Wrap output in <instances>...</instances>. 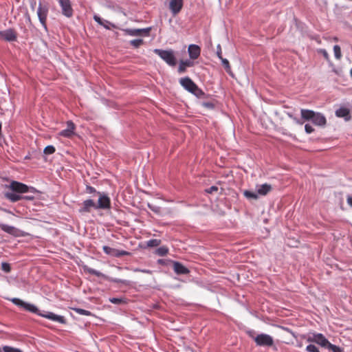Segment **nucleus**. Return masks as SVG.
Here are the masks:
<instances>
[{
    "label": "nucleus",
    "instance_id": "1",
    "mask_svg": "<svg viewBox=\"0 0 352 352\" xmlns=\"http://www.w3.org/2000/svg\"><path fill=\"white\" fill-rule=\"evenodd\" d=\"M11 301L16 305L23 308L25 310L28 311L30 312L36 314L38 316H41L43 318H47L49 320L58 322L61 324H65L66 322L65 318L62 316L56 315L52 312H47V314H41L40 313L38 309L32 304L25 302L19 298H12Z\"/></svg>",
    "mask_w": 352,
    "mask_h": 352
},
{
    "label": "nucleus",
    "instance_id": "2",
    "mask_svg": "<svg viewBox=\"0 0 352 352\" xmlns=\"http://www.w3.org/2000/svg\"><path fill=\"white\" fill-rule=\"evenodd\" d=\"M301 117L305 120H311L317 126H323L327 123L325 117L320 113H316L312 110L301 109Z\"/></svg>",
    "mask_w": 352,
    "mask_h": 352
},
{
    "label": "nucleus",
    "instance_id": "3",
    "mask_svg": "<svg viewBox=\"0 0 352 352\" xmlns=\"http://www.w3.org/2000/svg\"><path fill=\"white\" fill-rule=\"evenodd\" d=\"M179 83L185 89L196 96L204 94L202 90L189 77L181 78Z\"/></svg>",
    "mask_w": 352,
    "mask_h": 352
},
{
    "label": "nucleus",
    "instance_id": "4",
    "mask_svg": "<svg viewBox=\"0 0 352 352\" xmlns=\"http://www.w3.org/2000/svg\"><path fill=\"white\" fill-rule=\"evenodd\" d=\"M154 52L170 66H175L177 60L174 52L172 50L155 49Z\"/></svg>",
    "mask_w": 352,
    "mask_h": 352
},
{
    "label": "nucleus",
    "instance_id": "5",
    "mask_svg": "<svg viewBox=\"0 0 352 352\" xmlns=\"http://www.w3.org/2000/svg\"><path fill=\"white\" fill-rule=\"evenodd\" d=\"M308 342H315L318 345L328 349L329 345L331 344L329 341L324 336L323 334L320 333H314L308 335L307 338Z\"/></svg>",
    "mask_w": 352,
    "mask_h": 352
},
{
    "label": "nucleus",
    "instance_id": "6",
    "mask_svg": "<svg viewBox=\"0 0 352 352\" xmlns=\"http://www.w3.org/2000/svg\"><path fill=\"white\" fill-rule=\"evenodd\" d=\"M256 345L261 346H272L274 344V340L272 336L265 333H261L253 337Z\"/></svg>",
    "mask_w": 352,
    "mask_h": 352
},
{
    "label": "nucleus",
    "instance_id": "7",
    "mask_svg": "<svg viewBox=\"0 0 352 352\" xmlns=\"http://www.w3.org/2000/svg\"><path fill=\"white\" fill-rule=\"evenodd\" d=\"M9 188L16 193H25L34 190V188L29 187L26 184L16 181H12L9 186Z\"/></svg>",
    "mask_w": 352,
    "mask_h": 352
},
{
    "label": "nucleus",
    "instance_id": "8",
    "mask_svg": "<svg viewBox=\"0 0 352 352\" xmlns=\"http://www.w3.org/2000/svg\"><path fill=\"white\" fill-rule=\"evenodd\" d=\"M60 8L61 13L67 18H71L74 15V10L70 0H56Z\"/></svg>",
    "mask_w": 352,
    "mask_h": 352
},
{
    "label": "nucleus",
    "instance_id": "9",
    "mask_svg": "<svg viewBox=\"0 0 352 352\" xmlns=\"http://www.w3.org/2000/svg\"><path fill=\"white\" fill-rule=\"evenodd\" d=\"M99 196L98 204H96V209L109 210L111 208V199L104 194L98 192Z\"/></svg>",
    "mask_w": 352,
    "mask_h": 352
},
{
    "label": "nucleus",
    "instance_id": "10",
    "mask_svg": "<svg viewBox=\"0 0 352 352\" xmlns=\"http://www.w3.org/2000/svg\"><path fill=\"white\" fill-rule=\"evenodd\" d=\"M0 229L2 231L16 237L25 236L23 231L14 226H8L7 224L0 223Z\"/></svg>",
    "mask_w": 352,
    "mask_h": 352
},
{
    "label": "nucleus",
    "instance_id": "11",
    "mask_svg": "<svg viewBox=\"0 0 352 352\" xmlns=\"http://www.w3.org/2000/svg\"><path fill=\"white\" fill-rule=\"evenodd\" d=\"M48 14V8L47 6H43L41 3L39 4L37 10V15L39 21L44 28H47L46 21Z\"/></svg>",
    "mask_w": 352,
    "mask_h": 352
},
{
    "label": "nucleus",
    "instance_id": "12",
    "mask_svg": "<svg viewBox=\"0 0 352 352\" xmlns=\"http://www.w3.org/2000/svg\"><path fill=\"white\" fill-rule=\"evenodd\" d=\"M183 0H170L169 2V9L173 16H176L180 12L183 8Z\"/></svg>",
    "mask_w": 352,
    "mask_h": 352
},
{
    "label": "nucleus",
    "instance_id": "13",
    "mask_svg": "<svg viewBox=\"0 0 352 352\" xmlns=\"http://www.w3.org/2000/svg\"><path fill=\"white\" fill-rule=\"evenodd\" d=\"M76 129L75 124L71 120L67 122V129L62 130L58 133V135L65 138H71L74 134Z\"/></svg>",
    "mask_w": 352,
    "mask_h": 352
},
{
    "label": "nucleus",
    "instance_id": "14",
    "mask_svg": "<svg viewBox=\"0 0 352 352\" xmlns=\"http://www.w3.org/2000/svg\"><path fill=\"white\" fill-rule=\"evenodd\" d=\"M151 30V28H147L144 29H129L126 32L129 35L133 36H148Z\"/></svg>",
    "mask_w": 352,
    "mask_h": 352
},
{
    "label": "nucleus",
    "instance_id": "15",
    "mask_svg": "<svg viewBox=\"0 0 352 352\" xmlns=\"http://www.w3.org/2000/svg\"><path fill=\"white\" fill-rule=\"evenodd\" d=\"M82 205V206L79 209L80 213L89 212L91 208L96 209V204L90 199L85 200Z\"/></svg>",
    "mask_w": 352,
    "mask_h": 352
},
{
    "label": "nucleus",
    "instance_id": "16",
    "mask_svg": "<svg viewBox=\"0 0 352 352\" xmlns=\"http://www.w3.org/2000/svg\"><path fill=\"white\" fill-rule=\"evenodd\" d=\"M188 52L189 56L191 59L195 60L198 58L201 54V48L195 44H191L188 46Z\"/></svg>",
    "mask_w": 352,
    "mask_h": 352
},
{
    "label": "nucleus",
    "instance_id": "17",
    "mask_svg": "<svg viewBox=\"0 0 352 352\" xmlns=\"http://www.w3.org/2000/svg\"><path fill=\"white\" fill-rule=\"evenodd\" d=\"M173 270L177 274H187L190 272L187 267L177 261H173Z\"/></svg>",
    "mask_w": 352,
    "mask_h": 352
},
{
    "label": "nucleus",
    "instance_id": "18",
    "mask_svg": "<svg viewBox=\"0 0 352 352\" xmlns=\"http://www.w3.org/2000/svg\"><path fill=\"white\" fill-rule=\"evenodd\" d=\"M3 39L7 41H14L16 40V33L14 30L9 29L6 31H3Z\"/></svg>",
    "mask_w": 352,
    "mask_h": 352
},
{
    "label": "nucleus",
    "instance_id": "19",
    "mask_svg": "<svg viewBox=\"0 0 352 352\" xmlns=\"http://www.w3.org/2000/svg\"><path fill=\"white\" fill-rule=\"evenodd\" d=\"M194 65L193 61L190 60H181L178 67V72L183 74L186 72V67H190Z\"/></svg>",
    "mask_w": 352,
    "mask_h": 352
},
{
    "label": "nucleus",
    "instance_id": "20",
    "mask_svg": "<svg viewBox=\"0 0 352 352\" xmlns=\"http://www.w3.org/2000/svg\"><path fill=\"white\" fill-rule=\"evenodd\" d=\"M272 188V186L268 184H264L261 185L257 189V194L265 196L267 195L271 190Z\"/></svg>",
    "mask_w": 352,
    "mask_h": 352
},
{
    "label": "nucleus",
    "instance_id": "21",
    "mask_svg": "<svg viewBox=\"0 0 352 352\" xmlns=\"http://www.w3.org/2000/svg\"><path fill=\"white\" fill-rule=\"evenodd\" d=\"M350 111L347 108L342 107L336 110V115L339 118H344L346 120L350 119Z\"/></svg>",
    "mask_w": 352,
    "mask_h": 352
},
{
    "label": "nucleus",
    "instance_id": "22",
    "mask_svg": "<svg viewBox=\"0 0 352 352\" xmlns=\"http://www.w3.org/2000/svg\"><path fill=\"white\" fill-rule=\"evenodd\" d=\"M5 197L6 199L10 200L11 202H16V201L21 200V199H23V196L17 195L16 193H14V192H8L5 194Z\"/></svg>",
    "mask_w": 352,
    "mask_h": 352
},
{
    "label": "nucleus",
    "instance_id": "23",
    "mask_svg": "<svg viewBox=\"0 0 352 352\" xmlns=\"http://www.w3.org/2000/svg\"><path fill=\"white\" fill-rule=\"evenodd\" d=\"M83 270L85 271V272L86 273H88V274H92V275H95L98 277H103V278H105V276L104 274H103L102 273H101L99 271H97L93 268H91L88 266H84L83 267Z\"/></svg>",
    "mask_w": 352,
    "mask_h": 352
},
{
    "label": "nucleus",
    "instance_id": "24",
    "mask_svg": "<svg viewBox=\"0 0 352 352\" xmlns=\"http://www.w3.org/2000/svg\"><path fill=\"white\" fill-rule=\"evenodd\" d=\"M94 19L96 22H97L98 24H100V25H102L103 27H104L106 29H109V27L107 25V24H111L110 22L107 21H103L99 16L98 15H94Z\"/></svg>",
    "mask_w": 352,
    "mask_h": 352
},
{
    "label": "nucleus",
    "instance_id": "25",
    "mask_svg": "<svg viewBox=\"0 0 352 352\" xmlns=\"http://www.w3.org/2000/svg\"><path fill=\"white\" fill-rule=\"evenodd\" d=\"M168 253V248L166 246H161L155 250V254L160 256H164Z\"/></svg>",
    "mask_w": 352,
    "mask_h": 352
},
{
    "label": "nucleus",
    "instance_id": "26",
    "mask_svg": "<svg viewBox=\"0 0 352 352\" xmlns=\"http://www.w3.org/2000/svg\"><path fill=\"white\" fill-rule=\"evenodd\" d=\"M243 195L248 199H257L258 198L257 193L247 190L243 191Z\"/></svg>",
    "mask_w": 352,
    "mask_h": 352
},
{
    "label": "nucleus",
    "instance_id": "27",
    "mask_svg": "<svg viewBox=\"0 0 352 352\" xmlns=\"http://www.w3.org/2000/svg\"><path fill=\"white\" fill-rule=\"evenodd\" d=\"M148 247H157L161 244V240L160 239H151L146 243Z\"/></svg>",
    "mask_w": 352,
    "mask_h": 352
},
{
    "label": "nucleus",
    "instance_id": "28",
    "mask_svg": "<svg viewBox=\"0 0 352 352\" xmlns=\"http://www.w3.org/2000/svg\"><path fill=\"white\" fill-rule=\"evenodd\" d=\"M333 52L336 58L340 60L342 57L340 47L338 45H334Z\"/></svg>",
    "mask_w": 352,
    "mask_h": 352
},
{
    "label": "nucleus",
    "instance_id": "29",
    "mask_svg": "<svg viewBox=\"0 0 352 352\" xmlns=\"http://www.w3.org/2000/svg\"><path fill=\"white\" fill-rule=\"evenodd\" d=\"M102 250L105 254L114 256L115 253H116V249L110 248L107 245H104L102 247Z\"/></svg>",
    "mask_w": 352,
    "mask_h": 352
},
{
    "label": "nucleus",
    "instance_id": "30",
    "mask_svg": "<svg viewBox=\"0 0 352 352\" xmlns=\"http://www.w3.org/2000/svg\"><path fill=\"white\" fill-rule=\"evenodd\" d=\"M56 149L54 146L49 145L44 148V153L45 155H51L55 152Z\"/></svg>",
    "mask_w": 352,
    "mask_h": 352
},
{
    "label": "nucleus",
    "instance_id": "31",
    "mask_svg": "<svg viewBox=\"0 0 352 352\" xmlns=\"http://www.w3.org/2000/svg\"><path fill=\"white\" fill-rule=\"evenodd\" d=\"M144 41L142 39H134L130 41L131 45L136 48L142 45Z\"/></svg>",
    "mask_w": 352,
    "mask_h": 352
},
{
    "label": "nucleus",
    "instance_id": "32",
    "mask_svg": "<svg viewBox=\"0 0 352 352\" xmlns=\"http://www.w3.org/2000/svg\"><path fill=\"white\" fill-rule=\"evenodd\" d=\"M74 311L76 313H78L80 315H83V316H91V313L89 311H87V310H85L83 309L76 308V309H74Z\"/></svg>",
    "mask_w": 352,
    "mask_h": 352
},
{
    "label": "nucleus",
    "instance_id": "33",
    "mask_svg": "<svg viewBox=\"0 0 352 352\" xmlns=\"http://www.w3.org/2000/svg\"><path fill=\"white\" fill-rule=\"evenodd\" d=\"M3 351L4 352H23L21 350L19 349H16L9 346H5L3 347Z\"/></svg>",
    "mask_w": 352,
    "mask_h": 352
},
{
    "label": "nucleus",
    "instance_id": "34",
    "mask_svg": "<svg viewBox=\"0 0 352 352\" xmlns=\"http://www.w3.org/2000/svg\"><path fill=\"white\" fill-rule=\"evenodd\" d=\"M222 63L223 66L225 67L226 71L229 72L230 71V66L229 61L226 58H223V57L220 58Z\"/></svg>",
    "mask_w": 352,
    "mask_h": 352
},
{
    "label": "nucleus",
    "instance_id": "35",
    "mask_svg": "<svg viewBox=\"0 0 352 352\" xmlns=\"http://www.w3.org/2000/svg\"><path fill=\"white\" fill-rule=\"evenodd\" d=\"M109 301L111 303L119 305L121 303L125 302V300L124 298H109Z\"/></svg>",
    "mask_w": 352,
    "mask_h": 352
},
{
    "label": "nucleus",
    "instance_id": "36",
    "mask_svg": "<svg viewBox=\"0 0 352 352\" xmlns=\"http://www.w3.org/2000/svg\"><path fill=\"white\" fill-rule=\"evenodd\" d=\"M306 351L307 352H320L318 348L314 344H309L307 346Z\"/></svg>",
    "mask_w": 352,
    "mask_h": 352
},
{
    "label": "nucleus",
    "instance_id": "37",
    "mask_svg": "<svg viewBox=\"0 0 352 352\" xmlns=\"http://www.w3.org/2000/svg\"><path fill=\"white\" fill-rule=\"evenodd\" d=\"M327 349L331 350L333 352H344L342 349L333 344H331Z\"/></svg>",
    "mask_w": 352,
    "mask_h": 352
},
{
    "label": "nucleus",
    "instance_id": "38",
    "mask_svg": "<svg viewBox=\"0 0 352 352\" xmlns=\"http://www.w3.org/2000/svg\"><path fill=\"white\" fill-rule=\"evenodd\" d=\"M129 252H128L126 251L119 250H116V253H115L114 256H116V257H120V256H126V255H129Z\"/></svg>",
    "mask_w": 352,
    "mask_h": 352
},
{
    "label": "nucleus",
    "instance_id": "39",
    "mask_svg": "<svg viewBox=\"0 0 352 352\" xmlns=\"http://www.w3.org/2000/svg\"><path fill=\"white\" fill-rule=\"evenodd\" d=\"M1 270L6 272H10L11 270V267L8 263H1Z\"/></svg>",
    "mask_w": 352,
    "mask_h": 352
},
{
    "label": "nucleus",
    "instance_id": "40",
    "mask_svg": "<svg viewBox=\"0 0 352 352\" xmlns=\"http://www.w3.org/2000/svg\"><path fill=\"white\" fill-rule=\"evenodd\" d=\"M319 52L320 54H322V56H324V58L327 60H329V55L328 54V52H327L326 50L324 49H321L319 50Z\"/></svg>",
    "mask_w": 352,
    "mask_h": 352
},
{
    "label": "nucleus",
    "instance_id": "41",
    "mask_svg": "<svg viewBox=\"0 0 352 352\" xmlns=\"http://www.w3.org/2000/svg\"><path fill=\"white\" fill-rule=\"evenodd\" d=\"M305 130L307 133H311L312 132L314 131V129L309 124H305Z\"/></svg>",
    "mask_w": 352,
    "mask_h": 352
},
{
    "label": "nucleus",
    "instance_id": "42",
    "mask_svg": "<svg viewBox=\"0 0 352 352\" xmlns=\"http://www.w3.org/2000/svg\"><path fill=\"white\" fill-rule=\"evenodd\" d=\"M218 190V188L217 186H212L210 188L206 190V192L209 194H212L214 192H217Z\"/></svg>",
    "mask_w": 352,
    "mask_h": 352
},
{
    "label": "nucleus",
    "instance_id": "43",
    "mask_svg": "<svg viewBox=\"0 0 352 352\" xmlns=\"http://www.w3.org/2000/svg\"><path fill=\"white\" fill-rule=\"evenodd\" d=\"M86 191L88 193H95V192L97 193L98 192H96V190L95 189V188H94L91 186H87Z\"/></svg>",
    "mask_w": 352,
    "mask_h": 352
},
{
    "label": "nucleus",
    "instance_id": "44",
    "mask_svg": "<svg viewBox=\"0 0 352 352\" xmlns=\"http://www.w3.org/2000/svg\"><path fill=\"white\" fill-rule=\"evenodd\" d=\"M111 281L113 282V283H122V284H124V285L127 284L126 280H121V279H118V278H111Z\"/></svg>",
    "mask_w": 352,
    "mask_h": 352
},
{
    "label": "nucleus",
    "instance_id": "45",
    "mask_svg": "<svg viewBox=\"0 0 352 352\" xmlns=\"http://www.w3.org/2000/svg\"><path fill=\"white\" fill-rule=\"evenodd\" d=\"M217 55L219 58H221L223 57L222 56L221 47L220 45H218V46H217Z\"/></svg>",
    "mask_w": 352,
    "mask_h": 352
},
{
    "label": "nucleus",
    "instance_id": "46",
    "mask_svg": "<svg viewBox=\"0 0 352 352\" xmlns=\"http://www.w3.org/2000/svg\"><path fill=\"white\" fill-rule=\"evenodd\" d=\"M148 207L151 210H152L153 211H154L155 212H160V208L158 207H153L151 206V204H148Z\"/></svg>",
    "mask_w": 352,
    "mask_h": 352
},
{
    "label": "nucleus",
    "instance_id": "47",
    "mask_svg": "<svg viewBox=\"0 0 352 352\" xmlns=\"http://www.w3.org/2000/svg\"><path fill=\"white\" fill-rule=\"evenodd\" d=\"M135 272H144V273L151 274V271L148 270H139V269H136V270H135Z\"/></svg>",
    "mask_w": 352,
    "mask_h": 352
},
{
    "label": "nucleus",
    "instance_id": "48",
    "mask_svg": "<svg viewBox=\"0 0 352 352\" xmlns=\"http://www.w3.org/2000/svg\"><path fill=\"white\" fill-rule=\"evenodd\" d=\"M347 204L352 207V197L351 196H348L347 197Z\"/></svg>",
    "mask_w": 352,
    "mask_h": 352
},
{
    "label": "nucleus",
    "instance_id": "49",
    "mask_svg": "<svg viewBox=\"0 0 352 352\" xmlns=\"http://www.w3.org/2000/svg\"><path fill=\"white\" fill-rule=\"evenodd\" d=\"M23 199H25L27 200H32L33 199V197H31V196H23Z\"/></svg>",
    "mask_w": 352,
    "mask_h": 352
},
{
    "label": "nucleus",
    "instance_id": "50",
    "mask_svg": "<svg viewBox=\"0 0 352 352\" xmlns=\"http://www.w3.org/2000/svg\"><path fill=\"white\" fill-rule=\"evenodd\" d=\"M204 105H205L206 107H213L212 104L209 103V102H208V103H204Z\"/></svg>",
    "mask_w": 352,
    "mask_h": 352
},
{
    "label": "nucleus",
    "instance_id": "51",
    "mask_svg": "<svg viewBox=\"0 0 352 352\" xmlns=\"http://www.w3.org/2000/svg\"><path fill=\"white\" fill-rule=\"evenodd\" d=\"M3 31H0V38L3 39Z\"/></svg>",
    "mask_w": 352,
    "mask_h": 352
},
{
    "label": "nucleus",
    "instance_id": "52",
    "mask_svg": "<svg viewBox=\"0 0 352 352\" xmlns=\"http://www.w3.org/2000/svg\"><path fill=\"white\" fill-rule=\"evenodd\" d=\"M158 263L160 264H162V263H164V261L162 259H160V260H158Z\"/></svg>",
    "mask_w": 352,
    "mask_h": 352
},
{
    "label": "nucleus",
    "instance_id": "53",
    "mask_svg": "<svg viewBox=\"0 0 352 352\" xmlns=\"http://www.w3.org/2000/svg\"><path fill=\"white\" fill-rule=\"evenodd\" d=\"M333 41H338V38L337 37H334V38H333Z\"/></svg>",
    "mask_w": 352,
    "mask_h": 352
}]
</instances>
